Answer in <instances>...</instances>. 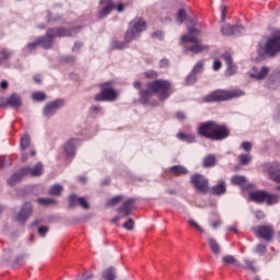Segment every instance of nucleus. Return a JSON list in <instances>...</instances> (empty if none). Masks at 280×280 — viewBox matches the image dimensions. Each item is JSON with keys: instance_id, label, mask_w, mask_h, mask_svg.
Instances as JSON below:
<instances>
[{"instance_id": "bf43d9fd", "label": "nucleus", "mask_w": 280, "mask_h": 280, "mask_svg": "<svg viewBox=\"0 0 280 280\" xmlns=\"http://www.w3.org/2000/svg\"><path fill=\"white\" fill-rule=\"evenodd\" d=\"M222 68V61L220 60H215L214 63H213V70L214 71H218Z\"/></svg>"}, {"instance_id": "4c0bfd02", "label": "nucleus", "mask_w": 280, "mask_h": 280, "mask_svg": "<svg viewBox=\"0 0 280 280\" xmlns=\"http://www.w3.org/2000/svg\"><path fill=\"white\" fill-rule=\"evenodd\" d=\"M122 200H124V196L112 197V198L107 201V206H109V207L117 206L119 202H122Z\"/></svg>"}, {"instance_id": "f704fd0d", "label": "nucleus", "mask_w": 280, "mask_h": 280, "mask_svg": "<svg viewBox=\"0 0 280 280\" xmlns=\"http://www.w3.org/2000/svg\"><path fill=\"white\" fill-rule=\"evenodd\" d=\"M32 97L35 102H45L47 100V94L43 92H35L33 93Z\"/></svg>"}, {"instance_id": "20e7f679", "label": "nucleus", "mask_w": 280, "mask_h": 280, "mask_svg": "<svg viewBox=\"0 0 280 280\" xmlns=\"http://www.w3.org/2000/svg\"><path fill=\"white\" fill-rule=\"evenodd\" d=\"M81 30V26L68 28L63 26H58L54 28H48L45 36L37 37V43L44 49H50L54 45L55 38H62V37H71L78 34Z\"/></svg>"}, {"instance_id": "a211bd4d", "label": "nucleus", "mask_w": 280, "mask_h": 280, "mask_svg": "<svg viewBox=\"0 0 280 280\" xmlns=\"http://www.w3.org/2000/svg\"><path fill=\"white\" fill-rule=\"evenodd\" d=\"M270 180L280 184V162H271L267 168Z\"/></svg>"}, {"instance_id": "774afa93", "label": "nucleus", "mask_w": 280, "mask_h": 280, "mask_svg": "<svg viewBox=\"0 0 280 280\" xmlns=\"http://www.w3.org/2000/svg\"><path fill=\"white\" fill-rule=\"evenodd\" d=\"M81 46H82V44L77 42V43H74L72 50L80 49Z\"/></svg>"}, {"instance_id": "de8ad7c7", "label": "nucleus", "mask_w": 280, "mask_h": 280, "mask_svg": "<svg viewBox=\"0 0 280 280\" xmlns=\"http://www.w3.org/2000/svg\"><path fill=\"white\" fill-rule=\"evenodd\" d=\"M241 148H242L245 152H250V151H252V148H253V144H252V142H249V141H244V142H242Z\"/></svg>"}, {"instance_id": "79ce46f5", "label": "nucleus", "mask_w": 280, "mask_h": 280, "mask_svg": "<svg viewBox=\"0 0 280 280\" xmlns=\"http://www.w3.org/2000/svg\"><path fill=\"white\" fill-rule=\"evenodd\" d=\"M222 261L228 265H234L236 264V258L233 255H225L222 257Z\"/></svg>"}, {"instance_id": "b1692460", "label": "nucleus", "mask_w": 280, "mask_h": 280, "mask_svg": "<svg viewBox=\"0 0 280 280\" xmlns=\"http://www.w3.org/2000/svg\"><path fill=\"white\" fill-rule=\"evenodd\" d=\"M208 244H209L210 250H212V253L215 256L221 255L222 248H221L220 243H218L214 238L210 237V238H208Z\"/></svg>"}, {"instance_id": "37998d69", "label": "nucleus", "mask_w": 280, "mask_h": 280, "mask_svg": "<svg viewBox=\"0 0 280 280\" xmlns=\"http://www.w3.org/2000/svg\"><path fill=\"white\" fill-rule=\"evenodd\" d=\"M122 228L125 230H128V231H133V229H135V220L133 219H128V221L122 224Z\"/></svg>"}, {"instance_id": "0e129e2a", "label": "nucleus", "mask_w": 280, "mask_h": 280, "mask_svg": "<svg viewBox=\"0 0 280 280\" xmlns=\"http://www.w3.org/2000/svg\"><path fill=\"white\" fill-rule=\"evenodd\" d=\"M115 10H117L118 12H124V10H125V4H118V5H116Z\"/></svg>"}, {"instance_id": "ddd939ff", "label": "nucleus", "mask_w": 280, "mask_h": 280, "mask_svg": "<svg viewBox=\"0 0 280 280\" xmlns=\"http://www.w3.org/2000/svg\"><path fill=\"white\" fill-rule=\"evenodd\" d=\"M246 32L244 26H230L229 24L221 26V34L223 36H240Z\"/></svg>"}, {"instance_id": "603ef678", "label": "nucleus", "mask_w": 280, "mask_h": 280, "mask_svg": "<svg viewBox=\"0 0 280 280\" xmlns=\"http://www.w3.org/2000/svg\"><path fill=\"white\" fill-rule=\"evenodd\" d=\"M189 224H190V226H194L197 231H200L201 233H203L202 228L197 223L196 220L190 219Z\"/></svg>"}, {"instance_id": "473e14b6", "label": "nucleus", "mask_w": 280, "mask_h": 280, "mask_svg": "<svg viewBox=\"0 0 280 280\" xmlns=\"http://www.w3.org/2000/svg\"><path fill=\"white\" fill-rule=\"evenodd\" d=\"M79 199H80V197H77V195H70L68 197L69 208L74 209L75 207H78L79 206Z\"/></svg>"}, {"instance_id": "cd10ccee", "label": "nucleus", "mask_w": 280, "mask_h": 280, "mask_svg": "<svg viewBox=\"0 0 280 280\" xmlns=\"http://www.w3.org/2000/svg\"><path fill=\"white\" fill-rule=\"evenodd\" d=\"M24 177L25 175H23L22 170H20L18 173L11 175V177L8 179V184L10 186H14L16 183L23 180Z\"/></svg>"}, {"instance_id": "1a4fd4ad", "label": "nucleus", "mask_w": 280, "mask_h": 280, "mask_svg": "<svg viewBox=\"0 0 280 280\" xmlns=\"http://www.w3.org/2000/svg\"><path fill=\"white\" fill-rule=\"evenodd\" d=\"M250 199L253 202H257V203L266 202L269 206H272V205L279 202V196L270 195V194L266 192L265 190H256V191L252 192Z\"/></svg>"}, {"instance_id": "8fccbe9b", "label": "nucleus", "mask_w": 280, "mask_h": 280, "mask_svg": "<svg viewBox=\"0 0 280 280\" xmlns=\"http://www.w3.org/2000/svg\"><path fill=\"white\" fill-rule=\"evenodd\" d=\"M266 250H267V246L264 245V244H258V245L256 246V249H255V252H256L257 254H264V253H266Z\"/></svg>"}, {"instance_id": "2f4dec72", "label": "nucleus", "mask_w": 280, "mask_h": 280, "mask_svg": "<svg viewBox=\"0 0 280 280\" xmlns=\"http://www.w3.org/2000/svg\"><path fill=\"white\" fill-rule=\"evenodd\" d=\"M253 158L250 154L242 153L240 155V164L243 166L248 165L252 162Z\"/></svg>"}, {"instance_id": "e2e57ef3", "label": "nucleus", "mask_w": 280, "mask_h": 280, "mask_svg": "<svg viewBox=\"0 0 280 280\" xmlns=\"http://www.w3.org/2000/svg\"><path fill=\"white\" fill-rule=\"evenodd\" d=\"M222 222L221 220H215L213 223H212V226L213 229H217L218 226H221Z\"/></svg>"}, {"instance_id": "c9c22d12", "label": "nucleus", "mask_w": 280, "mask_h": 280, "mask_svg": "<svg viewBox=\"0 0 280 280\" xmlns=\"http://www.w3.org/2000/svg\"><path fill=\"white\" fill-rule=\"evenodd\" d=\"M30 144H31V139L30 137L26 135V136H23L21 138V142H20V145H21V149L23 151H25L27 148H30Z\"/></svg>"}, {"instance_id": "aec40b11", "label": "nucleus", "mask_w": 280, "mask_h": 280, "mask_svg": "<svg viewBox=\"0 0 280 280\" xmlns=\"http://www.w3.org/2000/svg\"><path fill=\"white\" fill-rule=\"evenodd\" d=\"M226 182L224 179H220L217 185L208 188V191L214 196H223L226 194Z\"/></svg>"}, {"instance_id": "69168bd1", "label": "nucleus", "mask_w": 280, "mask_h": 280, "mask_svg": "<svg viewBox=\"0 0 280 280\" xmlns=\"http://www.w3.org/2000/svg\"><path fill=\"white\" fill-rule=\"evenodd\" d=\"M228 230H229L230 232H233L234 234L237 233V228H236V225L229 226Z\"/></svg>"}, {"instance_id": "f03ea898", "label": "nucleus", "mask_w": 280, "mask_h": 280, "mask_svg": "<svg viewBox=\"0 0 280 280\" xmlns=\"http://www.w3.org/2000/svg\"><path fill=\"white\" fill-rule=\"evenodd\" d=\"M197 135L209 141H223L230 137L231 131L225 124L208 120L198 125Z\"/></svg>"}, {"instance_id": "a878e982", "label": "nucleus", "mask_w": 280, "mask_h": 280, "mask_svg": "<svg viewBox=\"0 0 280 280\" xmlns=\"http://www.w3.org/2000/svg\"><path fill=\"white\" fill-rule=\"evenodd\" d=\"M176 137L188 144L196 143L197 141L196 136L192 133L178 132Z\"/></svg>"}, {"instance_id": "7ed1b4c3", "label": "nucleus", "mask_w": 280, "mask_h": 280, "mask_svg": "<svg viewBox=\"0 0 280 280\" xmlns=\"http://www.w3.org/2000/svg\"><path fill=\"white\" fill-rule=\"evenodd\" d=\"M147 31V22L144 19L135 18L130 23L127 32H125L124 42L114 40L110 46L114 49L122 50L128 47L130 43L138 39L141 33Z\"/></svg>"}, {"instance_id": "338daca9", "label": "nucleus", "mask_w": 280, "mask_h": 280, "mask_svg": "<svg viewBox=\"0 0 280 280\" xmlns=\"http://www.w3.org/2000/svg\"><path fill=\"white\" fill-rule=\"evenodd\" d=\"M9 86L8 82L7 81H2L0 82V88H2L3 90H7Z\"/></svg>"}, {"instance_id": "58836bf2", "label": "nucleus", "mask_w": 280, "mask_h": 280, "mask_svg": "<svg viewBox=\"0 0 280 280\" xmlns=\"http://www.w3.org/2000/svg\"><path fill=\"white\" fill-rule=\"evenodd\" d=\"M185 82H186V85H189V86L195 85L197 82V74L190 72V74L186 77Z\"/></svg>"}, {"instance_id": "c03bdc74", "label": "nucleus", "mask_w": 280, "mask_h": 280, "mask_svg": "<svg viewBox=\"0 0 280 280\" xmlns=\"http://www.w3.org/2000/svg\"><path fill=\"white\" fill-rule=\"evenodd\" d=\"M144 77L147 79L153 80V79L159 78V72L158 71H153V70H149V71L144 72Z\"/></svg>"}, {"instance_id": "5701e85b", "label": "nucleus", "mask_w": 280, "mask_h": 280, "mask_svg": "<svg viewBox=\"0 0 280 280\" xmlns=\"http://www.w3.org/2000/svg\"><path fill=\"white\" fill-rule=\"evenodd\" d=\"M78 140L77 139H70L65 144V152L67 155V159H71L75 155V144Z\"/></svg>"}, {"instance_id": "a19ab883", "label": "nucleus", "mask_w": 280, "mask_h": 280, "mask_svg": "<svg viewBox=\"0 0 280 280\" xmlns=\"http://www.w3.org/2000/svg\"><path fill=\"white\" fill-rule=\"evenodd\" d=\"M203 66H205L203 61H198V62L195 65V67L192 68L191 73H194V74H199V73H201L202 70H203Z\"/></svg>"}, {"instance_id": "6ab92c4d", "label": "nucleus", "mask_w": 280, "mask_h": 280, "mask_svg": "<svg viewBox=\"0 0 280 280\" xmlns=\"http://www.w3.org/2000/svg\"><path fill=\"white\" fill-rule=\"evenodd\" d=\"M23 105L22 97L18 94H12L10 97L7 100L5 103H0V107H8L10 106L11 108H21Z\"/></svg>"}, {"instance_id": "7c9ffc66", "label": "nucleus", "mask_w": 280, "mask_h": 280, "mask_svg": "<svg viewBox=\"0 0 280 280\" xmlns=\"http://www.w3.org/2000/svg\"><path fill=\"white\" fill-rule=\"evenodd\" d=\"M62 191H63V187L62 186L55 185V186H51L50 189H48V195H52V196L59 197V196H61Z\"/></svg>"}, {"instance_id": "2eb2a0df", "label": "nucleus", "mask_w": 280, "mask_h": 280, "mask_svg": "<svg viewBox=\"0 0 280 280\" xmlns=\"http://www.w3.org/2000/svg\"><path fill=\"white\" fill-rule=\"evenodd\" d=\"M34 212V208L30 202L23 203L19 214H18V222L21 224H24L28 218L32 215Z\"/></svg>"}, {"instance_id": "423d86ee", "label": "nucleus", "mask_w": 280, "mask_h": 280, "mask_svg": "<svg viewBox=\"0 0 280 280\" xmlns=\"http://www.w3.org/2000/svg\"><path fill=\"white\" fill-rule=\"evenodd\" d=\"M243 95L244 93L240 90H235V91L217 90L210 94H206L203 96V102L206 103L228 102L230 100H234Z\"/></svg>"}, {"instance_id": "c85d7f7f", "label": "nucleus", "mask_w": 280, "mask_h": 280, "mask_svg": "<svg viewBox=\"0 0 280 280\" xmlns=\"http://www.w3.org/2000/svg\"><path fill=\"white\" fill-rule=\"evenodd\" d=\"M103 280H115L116 279V269L114 267H109L103 271L102 275Z\"/></svg>"}, {"instance_id": "dca6fc26", "label": "nucleus", "mask_w": 280, "mask_h": 280, "mask_svg": "<svg viewBox=\"0 0 280 280\" xmlns=\"http://www.w3.org/2000/svg\"><path fill=\"white\" fill-rule=\"evenodd\" d=\"M135 202H136L135 198H129L125 200L121 207L117 208L118 214L121 215L122 218L132 214Z\"/></svg>"}, {"instance_id": "6e6d98bb", "label": "nucleus", "mask_w": 280, "mask_h": 280, "mask_svg": "<svg viewBox=\"0 0 280 280\" xmlns=\"http://www.w3.org/2000/svg\"><path fill=\"white\" fill-rule=\"evenodd\" d=\"M90 113L100 114L102 113V106L101 105H94L90 108Z\"/></svg>"}, {"instance_id": "4be33fe9", "label": "nucleus", "mask_w": 280, "mask_h": 280, "mask_svg": "<svg viewBox=\"0 0 280 280\" xmlns=\"http://www.w3.org/2000/svg\"><path fill=\"white\" fill-rule=\"evenodd\" d=\"M270 72V69L267 67H264L262 69L258 70L257 67H253V69L249 72L250 78L255 80H264L268 73Z\"/></svg>"}, {"instance_id": "6e6552de", "label": "nucleus", "mask_w": 280, "mask_h": 280, "mask_svg": "<svg viewBox=\"0 0 280 280\" xmlns=\"http://www.w3.org/2000/svg\"><path fill=\"white\" fill-rule=\"evenodd\" d=\"M101 93L94 96V101L96 102H115L117 100L118 94L113 89L110 82L101 83Z\"/></svg>"}, {"instance_id": "3c124183", "label": "nucleus", "mask_w": 280, "mask_h": 280, "mask_svg": "<svg viewBox=\"0 0 280 280\" xmlns=\"http://www.w3.org/2000/svg\"><path fill=\"white\" fill-rule=\"evenodd\" d=\"M48 231H49L48 226H40L39 230H37V233L40 235V237H45Z\"/></svg>"}, {"instance_id": "f3484780", "label": "nucleus", "mask_w": 280, "mask_h": 280, "mask_svg": "<svg viewBox=\"0 0 280 280\" xmlns=\"http://www.w3.org/2000/svg\"><path fill=\"white\" fill-rule=\"evenodd\" d=\"M43 164L37 162L34 167H23L21 168V174L23 176H32V177H39L43 174Z\"/></svg>"}, {"instance_id": "412c9836", "label": "nucleus", "mask_w": 280, "mask_h": 280, "mask_svg": "<svg viewBox=\"0 0 280 280\" xmlns=\"http://www.w3.org/2000/svg\"><path fill=\"white\" fill-rule=\"evenodd\" d=\"M222 59L225 60V63L228 66L226 75L233 77L237 71V67L233 62V57H231L230 52H225V54H222Z\"/></svg>"}, {"instance_id": "a18cd8bd", "label": "nucleus", "mask_w": 280, "mask_h": 280, "mask_svg": "<svg viewBox=\"0 0 280 280\" xmlns=\"http://www.w3.org/2000/svg\"><path fill=\"white\" fill-rule=\"evenodd\" d=\"M11 58V52L8 51L7 49H2L0 50V59L2 61L7 60V59H10Z\"/></svg>"}, {"instance_id": "13d9d810", "label": "nucleus", "mask_w": 280, "mask_h": 280, "mask_svg": "<svg viewBox=\"0 0 280 280\" xmlns=\"http://www.w3.org/2000/svg\"><path fill=\"white\" fill-rule=\"evenodd\" d=\"M175 116H176V118L178 119V120H180V121H184V120H186V114L184 113V112H177L176 114H175Z\"/></svg>"}, {"instance_id": "9d476101", "label": "nucleus", "mask_w": 280, "mask_h": 280, "mask_svg": "<svg viewBox=\"0 0 280 280\" xmlns=\"http://www.w3.org/2000/svg\"><path fill=\"white\" fill-rule=\"evenodd\" d=\"M190 182L196 191L207 195L209 191V179L202 174L196 173L190 177Z\"/></svg>"}, {"instance_id": "39448f33", "label": "nucleus", "mask_w": 280, "mask_h": 280, "mask_svg": "<svg viewBox=\"0 0 280 280\" xmlns=\"http://www.w3.org/2000/svg\"><path fill=\"white\" fill-rule=\"evenodd\" d=\"M189 34L180 37V42L185 44V52H191L194 55H199L202 51L209 50V46L202 45L197 37L200 31L196 27H188Z\"/></svg>"}, {"instance_id": "393cba45", "label": "nucleus", "mask_w": 280, "mask_h": 280, "mask_svg": "<svg viewBox=\"0 0 280 280\" xmlns=\"http://www.w3.org/2000/svg\"><path fill=\"white\" fill-rule=\"evenodd\" d=\"M217 164V158L214 154H208L207 156L203 158L202 161V166L205 168H212Z\"/></svg>"}, {"instance_id": "052dcab7", "label": "nucleus", "mask_w": 280, "mask_h": 280, "mask_svg": "<svg viewBox=\"0 0 280 280\" xmlns=\"http://www.w3.org/2000/svg\"><path fill=\"white\" fill-rule=\"evenodd\" d=\"M10 160V158H5V156H0V168H3L4 166H7L5 161Z\"/></svg>"}, {"instance_id": "c756f323", "label": "nucleus", "mask_w": 280, "mask_h": 280, "mask_svg": "<svg viewBox=\"0 0 280 280\" xmlns=\"http://www.w3.org/2000/svg\"><path fill=\"white\" fill-rule=\"evenodd\" d=\"M231 182L235 186H243L246 184L247 178L242 175H234V176H232Z\"/></svg>"}, {"instance_id": "09e8293b", "label": "nucleus", "mask_w": 280, "mask_h": 280, "mask_svg": "<svg viewBox=\"0 0 280 280\" xmlns=\"http://www.w3.org/2000/svg\"><path fill=\"white\" fill-rule=\"evenodd\" d=\"M79 206H81L84 210L90 209V205H89V202L86 201V199L84 197H80Z\"/></svg>"}, {"instance_id": "72a5a7b5", "label": "nucleus", "mask_w": 280, "mask_h": 280, "mask_svg": "<svg viewBox=\"0 0 280 280\" xmlns=\"http://www.w3.org/2000/svg\"><path fill=\"white\" fill-rule=\"evenodd\" d=\"M36 202L44 207H48L56 203L55 199L52 198H37Z\"/></svg>"}, {"instance_id": "bb28decb", "label": "nucleus", "mask_w": 280, "mask_h": 280, "mask_svg": "<svg viewBox=\"0 0 280 280\" xmlns=\"http://www.w3.org/2000/svg\"><path fill=\"white\" fill-rule=\"evenodd\" d=\"M170 173L175 176H183L188 174V170L183 165H173Z\"/></svg>"}, {"instance_id": "5fc2aeb1", "label": "nucleus", "mask_w": 280, "mask_h": 280, "mask_svg": "<svg viewBox=\"0 0 280 280\" xmlns=\"http://www.w3.org/2000/svg\"><path fill=\"white\" fill-rule=\"evenodd\" d=\"M159 67H160L161 69H164V68L170 67V60H168V59H166V58H164V59L160 60V62H159Z\"/></svg>"}, {"instance_id": "4468645a", "label": "nucleus", "mask_w": 280, "mask_h": 280, "mask_svg": "<svg viewBox=\"0 0 280 280\" xmlns=\"http://www.w3.org/2000/svg\"><path fill=\"white\" fill-rule=\"evenodd\" d=\"M100 3L105 7L97 12V20H104L116 9V4H114L113 0H101Z\"/></svg>"}, {"instance_id": "864d4df0", "label": "nucleus", "mask_w": 280, "mask_h": 280, "mask_svg": "<svg viewBox=\"0 0 280 280\" xmlns=\"http://www.w3.org/2000/svg\"><path fill=\"white\" fill-rule=\"evenodd\" d=\"M226 13H228V8L226 5H221V21L224 23L226 20Z\"/></svg>"}, {"instance_id": "49530a36", "label": "nucleus", "mask_w": 280, "mask_h": 280, "mask_svg": "<svg viewBox=\"0 0 280 280\" xmlns=\"http://www.w3.org/2000/svg\"><path fill=\"white\" fill-rule=\"evenodd\" d=\"M38 46H40V44H38V42L35 40L34 43H28L26 48L28 49V52H32L35 51Z\"/></svg>"}, {"instance_id": "9b49d317", "label": "nucleus", "mask_w": 280, "mask_h": 280, "mask_svg": "<svg viewBox=\"0 0 280 280\" xmlns=\"http://www.w3.org/2000/svg\"><path fill=\"white\" fill-rule=\"evenodd\" d=\"M255 235L259 238H262L267 242L272 241L275 237V229L272 225H259L256 229H254Z\"/></svg>"}, {"instance_id": "ea45409f", "label": "nucleus", "mask_w": 280, "mask_h": 280, "mask_svg": "<svg viewBox=\"0 0 280 280\" xmlns=\"http://www.w3.org/2000/svg\"><path fill=\"white\" fill-rule=\"evenodd\" d=\"M187 13L185 9H179L177 13L178 23L183 24L186 21Z\"/></svg>"}, {"instance_id": "0eeeda50", "label": "nucleus", "mask_w": 280, "mask_h": 280, "mask_svg": "<svg viewBox=\"0 0 280 280\" xmlns=\"http://www.w3.org/2000/svg\"><path fill=\"white\" fill-rule=\"evenodd\" d=\"M264 50L269 57H275L280 54V30L272 31L265 44Z\"/></svg>"}, {"instance_id": "680f3d73", "label": "nucleus", "mask_w": 280, "mask_h": 280, "mask_svg": "<svg viewBox=\"0 0 280 280\" xmlns=\"http://www.w3.org/2000/svg\"><path fill=\"white\" fill-rule=\"evenodd\" d=\"M255 215H256V219L258 220H262L265 218V214L261 210L256 211Z\"/></svg>"}, {"instance_id": "f257e3e1", "label": "nucleus", "mask_w": 280, "mask_h": 280, "mask_svg": "<svg viewBox=\"0 0 280 280\" xmlns=\"http://www.w3.org/2000/svg\"><path fill=\"white\" fill-rule=\"evenodd\" d=\"M174 93L173 83L167 80H154L147 83L145 90H140V102L148 104L153 94H155L160 102H165Z\"/></svg>"}, {"instance_id": "e433bc0d", "label": "nucleus", "mask_w": 280, "mask_h": 280, "mask_svg": "<svg viewBox=\"0 0 280 280\" xmlns=\"http://www.w3.org/2000/svg\"><path fill=\"white\" fill-rule=\"evenodd\" d=\"M243 261L245 264L246 270H250L254 273L257 272V268L255 267V261H253L250 259H244Z\"/></svg>"}, {"instance_id": "f8f14e48", "label": "nucleus", "mask_w": 280, "mask_h": 280, "mask_svg": "<svg viewBox=\"0 0 280 280\" xmlns=\"http://www.w3.org/2000/svg\"><path fill=\"white\" fill-rule=\"evenodd\" d=\"M65 106V101L61 98L55 100L50 103H47L44 107V116L50 118L58 109Z\"/></svg>"}, {"instance_id": "4d7b16f0", "label": "nucleus", "mask_w": 280, "mask_h": 280, "mask_svg": "<svg viewBox=\"0 0 280 280\" xmlns=\"http://www.w3.org/2000/svg\"><path fill=\"white\" fill-rule=\"evenodd\" d=\"M93 279V275L90 272H85L83 275L80 276L79 280H91Z\"/></svg>"}]
</instances>
